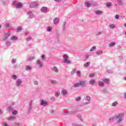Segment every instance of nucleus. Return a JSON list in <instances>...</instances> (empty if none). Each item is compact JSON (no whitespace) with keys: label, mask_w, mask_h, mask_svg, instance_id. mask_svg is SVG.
Returning a JSON list of instances; mask_svg holds the SVG:
<instances>
[{"label":"nucleus","mask_w":126,"mask_h":126,"mask_svg":"<svg viewBox=\"0 0 126 126\" xmlns=\"http://www.w3.org/2000/svg\"><path fill=\"white\" fill-rule=\"evenodd\" d=\"M125 119V114L124 113H119L117 115H115V120H116V123L117 124H120Z\"/></svg>","instance_id":"obj_1"},{"label":"nucleus","mask_w":126,"mask_h":126,"mask_svg":"<svg viewBox=\"0 0 126 126\" xmlns=\"http://www.w3.org/2000/svg\"><path fill=\"white\" fill-rule=\"evenodd\" d=\"M85 100L86 101V102L84 103V105H88V104H91L92 102L91 101V97H90L89 95H86L85 97Z\"/></svg>","instance_id":"obj_2"},{"label":"nucleus","mask_w":126,"mask_h":126,"mask_svg":"<svg viewBox=\"0 0 126 126\" xmlns=\"http://www.w3.org/2000/svg\"><path fill=\"white\" fill-rule=\"evenodd\" d=\"M95 2L93 1H87L85 3V6L86 7H90L91 5H94Z\"/></svg>","instance_id":"obj_3"},{"label":"nucleus","mask_w":126,"mask_h":126,"mask_svg":"<svg viewBox=\"0 0 126 126\" xmlns=\"http://www.w3.org/2000/svg\"><path fill=\"white\" fill-rule=\"evenodd\" d=\"M36 64L38 66L39 68H42L43 67V62L40 60H37L36 61Z\"/></svg>","instance_id":"obj_4"},{"label":"nucleus","mask_w":126,"mask_h":126,"mask_svg":"<svg viewBox=\"0 0 126 126\" xmlns=\"http://www.w3.org/2000/svg\"><path fill=\"white\" fill-rule=\"evenodd\" d=\"M40 105L43 107H47L48 106V102L44 99H41L40 100Z\"/></svg>","instance_id":"obj_5"},{"label":"nucleus","mask_w":126,"mask_h":126,"mask_svg":"<svg viewBox=\"0 0 126 126\" xmlns=\"http://www.w3.org/2000/svg\"><path fill=\"white\" fill-rule=\"evenodd\" d=\"M22 83V80H21V79H18L16 81L15 85H16V86L19 87L21 86Z\"/></svg>","instance_id":"obj_6"},{"label":"nucleus","mask_w":126,"mask_h":126,"mask_svg":"<svg viewBox=\"0 0 126 126\" xmlns=\"http://www.w3.org/2000/svg\"><path fill=\"white\" fill-rule=\"evenodd\" d=\"M38 5H39V4H38L37 2H33L30 4L31 8H34V7H36V6H38Z\"/></svg>","instance_id":"obj_7"},{"label":"nucleus","mask_w":126,"mask_h":126,"mask_svg":"<svg viewBox=\"0 0 126 126\" xmlns=\"http://www.w3.org/2000/svg\"><path fill=\"white\" fill-rule=\"evenodd\" d=\"M66 25V22H64L63 25V28H62V32H65V31H66V30H67L66 26H65Z\"/></svg>","instance_id":"obj_8"},{"label":"nucleus","mask_w":126,"mask_h":126,"mask_svg":"<svg viewBox=\"0 0 126 126\" xmlns=\"http://www.w3.org/2000/svg\"><path fill=\"white\" fill-rule=\"evenodd\" d=\"M27 14L29 15V18H34V14L32 11H29Z\"/></svg>","instance_id":"obj_9"},{"label":"nucleus","mask_w":126,"mask_h":126,"mask_svg":"<svg viewBox=\"0 0 126 126\" xmlns=\"http://www.w3.org/2000/svg\"><path fill=\"white\" fill-rule=\"evenodd\" d=\"M100 80H101V81H102V82H103L104 83H105V84H109L110 82V80L107 78H103L100 79Z\"/></svg>","instance_id":"obj_10"},{"label":"nucleus","mask_w":126,"mask_h":126,"mask_svg":"<svg viewBox=\"0 0 126 126\" xmlns=\"http://www.w3.org/2000/svg\"><path fill=\"white\" fill-rule=\"evenodd\" d=\"M41 11L43 13H47V12L48 11V8L46 7H42L41 8Z\"/></svg>","instance_id":"obj_11"},{"label":"nucleus","mask_w":126,"mask_h":126,"mask_svg":"<svg viewBox=\"0 0 126 126\" xmlns=\"http://www.w3.org/2000/svg\"><path fill=\"white\" fill-rule=\"evenodd\" d=\"M23 7V4L21 2H18L17 5L16 6V8H22Z\"/></svg>","instance_id":"obj_12"},{"label":"nucleus","mask_w":126,"mask_h":126,"mask_svg":"<svg viewBox=\"0 0 126 126\" xmlns=\"http://www.w3.org/2000/svg\"><path fill=\"white\" fill-rule=\"evenodd\" d=\"M52 71L56 72V73H59V69L56 66H53L51 68Z\"/></svg>","instance_id":"obj_13"},{"label":"nucleus","mask_w":126,"mask_h":126,"mask_svg":"<svg viewBox=\"0 0 126 126\" xmlns=\"http://www.w3.org/2000/svg\"><path fill=\"white\" fill-rule=\"evenodd\" d=\"M4 34L5 36L3 38V40H6V39H7V38H8V37H9V36H10V34H9L7 32H4Z\"/></svg>","instance_id":"obj_14"},{"label":"nucleus","mask_w":126,"mask_h":126,"mask_svg":"<svg viewBox=\"0 0 126 126\" xmlns=\"http://www.w3.org/2000/svg\"><path fill=\"white\" fill-rule=\"evenodd\" d=\"M61 94L63 95V96H65L66 94H67V90L65 89H62L61 91Z\"/></svg>","instance_id":"obj_15"},{"label":"nucleus","mask_w":126,"mask_h":126,"mask_svg":"<svg viewBox=\"0 0 126 126\" xmlns=\"http://www.w3.org/2000/svg\"><path fill=\"white\" fill-rule=\"evenodd\" d=\"M94 13L96 14V15H101L103 14V12L101 10H98L95 11Z\"/></svg>","instance_id":"obj_16"},{"label":"nucleus","mask_w":126,"mask_h":126,"mask_svg":"<svg viewBox=\"0 0 126 126\" xmlns=\"http://www.w3.org/2000/svg\"><path fill=\"white\" fill-rule=\"evenodd\" d=\"M60 22V19L58 18H54L53 20L54 24L57 25Z\"/></svg>","instance_id":"obj_17"},{"label":"nucleus","mask_w":126,"mask_h":126,"mask_svg":"<svg viewBox=\"0 0 126 126\" xmlns=\"http://www.w3.org/2000/svg\"><path fill=\"white\" fill-rule=\"evenodd\" d=\"M98 83V85L100 87H104V86H105V83H104V82H103L102 80L99 81Z\"/></svg>","instance_id":"obj_18"},{"label":"nucleus","mask_w":126,"mask_h":126,"mask_svg":"<svg viewBox=\"0 0 126 126\" xmlns=\"http://www.w3.org/2000/svg\"><path fill=\"white\" fill-rule=\"evenodd\" d=\"M108 27H109L110 29H114V28H116V25L113 24H110L109 25Z\"/></svg>","instance_id":"obj_19"},{"label":"nucleus","mask_w":126,"mask_h":126,"mask_svg":"<svg viewBox=\"0 0 126 126\" xmlns=\"http://www.w3.org/2000/svg\"><path fill=\"white\" fill-rule=\"evenodd\" d=\"M7 120H8V121H14V120H15V117L11 116L10 117H8Z\"/></svg>","instance_id":"obj_20"},{"label":"nucleus","mask_w":126,"mask_h":126,"mask_svg":"<svg viewBox=\"0 0 126 126\" xmlns=\"http://www.w3.org/2000/svg\"><path fill=\"white\" fill-rule=\"evenodd\" d=\"M117 2L119 5H123L124 4V1L123 0H117Z\"/></svg>","instance_id":"obj_21"},{"label":"nucleus","mask_w":126,"mask_h":126,"mask_svg":"<svg viewBox=\"0 0 126 126\" xmlns=\"http://www.w3.org/2000/svg\"><path fill=\"white\" fill-rule=\"evenodd\" d=\"M32 69V67H31V65H29L26 66V70H30Z\"/></svg>","instance_id":"obj_22"},{"label":"nucleus","mask_w":126,"mask_h":126,"mask_svg":"<svg viewBox=\"0 0 126 126\" xmlns=\"http://www.w3.org/2000/svg\"><path fill=\"white\" fill-rule=\"evenodd\" d=\"M6 47H9L11 45V42L9 41H6L5 43Z\"/></svg>","instance_id":"obj_23"},{"label":"nucleus","mask_w":126,"mask_h":126,"mask_svg":"<svg viewBox=\"0 0 126 126\" xmlns=\"http://www.w3.org/2000/svg\"><path fill=\"white\" fill-rule=\"evenodd\" d=\"M118 104H119V103H118L117 101H114L112 103L111 106L112 107H116Z\"/></svg>","instance_id":"obj_24"},{"label":"nucleus","mask_w":126,"mask_h":126,"mask_svg":"<svg viewBox=\"0 0 126 126\" xmlns=\"http://www.w3.org/2000/svg\"><path fill=\"white\" fill-rule=\"evenodd\" d=\"M22 30V28L21 27H19L17 29L15 30L16 32H20Z\"/></svg>","instance_id":"obj_25"},{"label":"nucleus","mask_w":126,"mask_h":126,"mask_svg":"<svg viewBox=\"0 0 126 126\" xmlns=\"http://www.w3.org/2000/svg\"><path fill=\"white\" fill-rule=\"evenodd\" d=\"M17 39H18V38L17 37V36H13L11 37V40H12V41H15L17 40Z\"/></svg>","instance_id":"obj_26"},{"label":"nucleus","mask_w":126,"mask_h":126,"mask_svg":"<svg viewBox=\"0 0 126 126\" xmlns=\"http://www.w3.org/2000/svg\"><path fill=\"white\" fill-rule=\"evenodd\" d=\"M102 93H108V90L106 88H103L101 90Z\"/></svg>","instance_id":"obj_27"},{"label":"nucleus","mask_w":126,"mask_h":126,"mask_svg":"<svg viewBox=\"0 0 126 126\" xmlns=\"http://www.w3.org/2000/svg\"><path fill=\"white\" fill-rule=\"evenodd\" d=\"M64 63H67V64H69L71 63L70 60H68V59L64 60L63 62Z\"/></svg>","instance_id":"obj_28"},{"label":"nucleus","mask_w":126,"mask_h":126,"mask_svg":"<svg viewBox=\"0 0 126 126\" xmlns=\"http://www.w3.org/2000/svg\"><path fill=\"white\" fill-rule=\"evenodd\" d=\"M60 94H61V93L60 92V91H57L55 92V95L56 97H59V96H60Z\"/></svg>","instance_id":"obj_29"},{"label":"nucleus","mask_w":126,"mask_h":126,"mask_svg":"<svg viewBox=\"0 0 126 126\" xmlns=\"http://www.w3.org/2000/svg\"><path fill=\"white\" fill-rule=\"evenodd\" d=\"M76 74L78 77H81V72H80V71H77Z\"/></svg>","instance_id":"obj_30"},{"label":"nucleus","mask_w":126,"mask_h":126,"mask_svg":"<svg viewBox=\"0 0 126 126\" xmlns=\"http://www.w3.org/2000/svg\"><path fill=\"white\" fill-rule=\"evenodd\" d=\"M114 119L116 120L115 116H112V117L109 118V122H113V121H114Z\"/></svg>","instance_id":"obj_31"},{"label":"nucleus","mask_w":126,"mask_h":126,"mask_svg":"<svg viewBox=\"0 0 126 126\" xmlns=\"http://www.w3.org/2000/svg\"><path fill=\"white\" fill-rule=\"evenodd\" d=\"M80 100H81V97H80V96H78V97H76L75 99V101L76 102H79V101H80Z\"/></svg>","instance_id":"obj_32"},{"label":"nucleus","mask_w":126,"mask_h":126,"mask_svg":"<svg viewBox=\"0 0 126 126\" xmlns=\"http://www.w3.org/2000/svg\"><path fill=\"white\" fill-rule=\"evenodd\" d=\"M17 61V59H12V60H11V63H12L13 64H14V63H16V62Z\"/></svg>","instance_id":"obj_33"},{"label":"nucleus","mask_w":126,"mask_h":126,"mask_svg":"<svg viewBox=\"0 0 126 126\" xmlns=\"http://www.w3.org/2000/svg\"><path fill=\"white\" fill-rule=\"evenodd\" d=\"M116 45V42H112L109 44V47H114Z\"/></svg>","instance_id":"obj_34"},{"label":"nucleus","mask_w":126,"mask_h":126,"mask_svg":"<svg viewBox=\"0 0 126 126\" xmlns=\"http://www.w3.org/2000/svg\"><path fill=\"white\" fill-rule=\"evenodd\" d=\"M80 86H84V85L86 84V82L84 81H82L80 83Z\"/></svg>","instance_id":"obj_35"},{"label":"nucleus","mask_w":126,"mask_h":126,"mask_svg":"<svg viewBox=\"0 0 126 126\" xmlns=\"http://www.w3.org/2000/svg\"><path fill=\"white\" fill-rule=\"evenodd\" d=\"M49 82H50L51 84H57V83H58V82L56 81H54L52 80H50Z\"/></svg>","instance_id":"obj_36"},{"label":"nucleus","mask_w":126,"mask_h":126,"mask_svg":"<svg viewBox=\"0 0 126 126\" xmlns=\"http://www.w3.org/2000/svg\"><path fill=\"white\" fill-rule=\"evenodd\" d=\"M4 27L5 28H10V24L9 23H7L5 24Z\"/></svg>","instance_id":"obj_37"},{"label":"nucleus","mask_w":126,"mask_h":126,"mask_svg":"<svg viewBox=\"0 0 126 126\" xmlns=\"http://www.w3.org/2000/svg\"><path fill=\"white\" fill-rule=\"evenodd\" d=\"M18 3V2H17V0H14V1H13L12 2V4L13 5H15V6H16V5H17V4Z\"/></svg>","instance_id":"obj_38"},{"label":"nucleus","mask_w":126,"mask_h":126,"mask_svg":"<svg viewBox=\"0 0 126 126\" xmlns=\"http://www.w3.org/2000/svg\"><path fill=\"white\" fill-rule=\"evenodd\" d=\"M2 126H9L8 124L5 122H3L1 123Z\"/></svg>","instance_id":"obj_39"},{"label":"nucleus","mask_w":126,"mask_h":126,"mask_svg":"<svg viewBox=\"0 0 126 126\" xmlns=\"http://www.w3.org/2000/svg\"><path fill=\"white\" fill-rule=\"evenodd\" d=\"M63 59L64 60H68V56H67L66 54H64L63 55Z\"/></svg>","instance_id":"obj_40"},{"label":"nucleus","mask_w":126,"mask_h":126,"mask_svg":"<svg viewBox=\"0 0 126 126\" xmlns=\"http://www.w3.org/2000/svg\"><path fill=\"white\" fill-rule=\"evenodd\" d=\"M101 54H103V51L102 50H99L96 52V55H97V56L101 55Z\"/></svg>","instance_id":"obj_41"},{"label":"nucleus","mask_w":126,"mask_h":126,"mask_svg":"<svg viewBox=\"0 0 126 126\" xmlns=\"http://www.w3.org/2000/svg\"><path fill=\"white\" fill-rule=\"evenodd\" d=\"M73 86H74V87L76 88V87H79V86H80V84L79 83H77L74 84L73 85Z\"/></svg>","instance_id":"obj_42"},{"label":"nucleus","mask_w":126,"mask_h":126,"mask_svg":"<svg viewBox=\"0 0 126 126\" xmlns=\"http://www.w3.org/2000/svg\"><path fill=\"white\" fill-rule=\"evenodd\" d=\"M76 72V69L75 68L72 70V71H71V75H73V74H74Z\"/></svg>","instance_id":"obj_43"},{"label":"nucleus","mask_w":126,"mask_h":126,"mask_svg":"<svg viewBox=\"0 0 126 126\" xmlns=\"http://www.w3.org/2000/svg\"><path fill=\"white\" fill-rule=\"evenodd\" d=\"M90 64V62H87L86 63L84 64V66H85V67H87L89 66Z\"/></svg>","instance_id":"obj_44"},{"label":"nucleus","mask_w":126,"mask_h":126,"mask_svg":"<svg viewBox=\"0 0 126 126\" xmlns=\"http://www.w3.org/2000/svg\"><path fill=\"white\" fill-rule=\"evenodd\" d=\"M96 50V46H93L91 49H90V52H93V51H95Z\"/></svg>","instance_id":"obj_45"},{"label":"nucleus","mask_w":126,"mask_h":126,"mask_svg":"<svg viewBox=\"0 0 126 126\" xmlns=\"http://www.w3.org/2000/svg\"><path fill=\"white\" fill-rule=\"evenodd\" d=\"M33 60H34V57H33V56H31V57H29V58H28V61L29 62H31L32 61H33Z\"/></svg>","instance_id":"obj_46"},{"label":"nucleus","mask_w":126,"mask_h":126,"mask_svg":"<svg viewBox=\"0 0 126 126\" xmlns=\"http://www.w3.org/2000/svg\"><path fill=\"white\" fill-rule=\"evenodd\" d=\"M95 83V80H91L89 82V84L91 85H92V84H94Z\"/></svg>","instance_id":"obj_47"},{"label":"nucleus","mask_w":126,"mask_h":126,"mask_svg":"<svg viewBox=\"0 0 126 126\" xmlns=\"http://www.w3.org/2000/svg\"><path fill=\"white\" fill-rule=\"evenodd\" d=\"M106 5L107 7H111V6H112V3L107 2L106 3Z\"/></svg>","instance_id":"obj_48"},{"label":"nucleus","mask_w":126,"mask_h":126,"mask_svg":"<svg viewBox=\"0 0 126 126\" xmlns=\"http://www.w3.org/2000/svg\"><path fill=\"white\" fill-rule=\"evenodd\" d=\"M12 79H13L14 80H16V79H17V76L15 75H13L12 76Z\"/></svg>","instance_id":"obj_49"},{"label":"nucleus","mask_w":126,"mask_h":126,"mask_svg":"<svg viewBox=\"0 0 126 126\" xmlns=\"http://www.w3.org/2000/svg\"><path fill=\"white\" fill-rule=\"evenodd\" d=\"M47 31L48 32H51V31H52V28H51V27H48L47 28Z\"/></svg>","instance_id":"obj_50"},{"label":"nucleus","mask_w":126,"mask_h":126,"mask_svg":"<svg viewBox=\"0 0 126 126\" xmlns=\"http://www.w3.org/2000/svg\"><path fill=\"white\" fill-rule=\"evenodd\" d=\"M102 32H98L95 33V35H96V36H100V35H102Z\"/></svg>","instance_id":"obj_51"},{"label":"nucleus","mask_w":126,"mask_h":126,"mask_svg":"<svg viewBox=\"0 0 126 126\" xmlns=\"http://www.w3.org/2000/svg\"><path fill=\"white\" fill-rule=\"evenodd\" d=\"M115 19H119L120 18V15L119 14H117L115 15Z\"/></svg>","instance_id":"obj_52"},{"label":"nucleus","mask_w":126,"mask_h":126,"mask_svg":"<svg viewBox=\"0 0 126 126\" xmlns=\"http://www.w3.org/2000/svg\"><path fill=\"white\" fill-rule=\"evenodd\" d=\"M31 39H32L31 36H29L27 38L26 41H31Z\"/></svg>","instance_id":"obj_53"},{"label":"nucleus","mask_w":126,"mask_h":126,"mask_svg":"<svg viewBox=\"0 0 126 126\" xmlns=\"http://www.w3.org/2000/svg\"><path fill=\"white\" fill-rule=\"evenodd\" d=\"M31 111H32V106H29V108L28 110V112H31Z\"/></svg>","instance_id":"obj_54"},{"label":"nucleus","mask_w":126,"mask_h":126,"mask_svg":"<svg viewBox=\"0 0 126 126\" xmlns=\"http://www.w3.org/2000/svg\"><path fill=\"white\" fill-rule=\"evenodd\" d=\"M7 110H8V111H12L13 108H12V107H10V106H9V107H8V108H7Z\"/></svg>","instance_id":"obj_55"},{"label":"nucleus","mask_w":126,"mask_h":126,"mask_svg":"<svg viewBox=\"0 0 126 126\" xmlns=\"http://www.w3.org/2000/svg\"><path fill=\"white\" fill-rule=\"evenodd\" d=\"M41 58L42 61L45 60V55H44V54H43V55L41 56Z\"/></svg>","instance_id":"obj_56"},{"label":"nucleus","mask_w":126,"mask_h":126,"mask_svg":"<svg viewBox=\"0 0 126 126\" xmlns=\"http://www.w3.org/2000/svg\"><path fill=\"white\" fill-rule=\"evenodd\" d=\"M107 72L108 73H113V71L111 69L107 70Z\"/></svg>","instance_id":"obj_57"},{"label":"nucleus","mask_w":126,"mask_h":126,"mask_svg":"<svg viewBox=\"0 0 126 126\" xmlns=\"http://www.w3.org/2000/svg\"><path fill=\"white\" fill-rule=\"evenodd\" d=\"M95 75V74L94 73H91L89 75L90 77H93Z\"/></svg>","instance_id":"obj_58"},{"label":"nucleus","mask_w":126,"mask_h":126,"mask_svg":"<svg viewBox=\"0 0 126 126\" xmlns=\"http://www.w3.org/2000/svg\"><path fill=\"white\" fill-rule=\"evenodd\" d=\"M0 1V2H1V3L2 4H5V1H4L3 0H1Z\"/></svg>","instance_id":"obj_59"},{"label":"nucleus","mask_w":126,"mask_h":126,"mask_svg":"<svg viewBox=\"0 0 126 126\" xmlns=\"http://www.w3.org/2000/svg\"><path fill=\"white\" fill-rule=\"evenodd\" d=\"M63 0H54L56 2H61Z\"/></svg>","instance_id":"obj_60"},{"label":"nucleus","mask_w":126,"mask_h":126,"mask_svg":"<svg viewBox=\"0 0 126 126\" xmlns=\"http://www.w3.org/2000/svg\"><path fill=\"white\" fill-rule=\"evenodd\" d=\"M13 115H17V111H15L12 112Z\"/></svg>","instance_id":"obj_61"},{"label":"nucleus","mask_w":126,"mask_h":126,"mask_svg":"<svg viewBox=\"0 0 126 126\" xmlns=\"http://www.w3.org/2000/svg\"><path fill=\"white\" fill-rule=\"evenodd\" d=\"M34 85H38V81H34Z\"/></svg>","instance_id":"obj_62"},{"label":"nucleus","mask_w":126,"mask_h":126,"mask_svg":"<svg viewBox=\"0 0 126 126\" xmlns=\"http://www.w3.org/2000/svg\"><path fill=\"white\" fill-rule=\"evenodd\" d=\"M29 107H32V101H31L29 103Z\"/></svg>","instance_id":"obj_63"},{"label":"nucleus","mask_w":126,"mask_h":126,"mask_svg":"<svg viewBox=\"0 0 126 126\" xmlns=\"http://www.w3.org/2000/svg\"><path fill=\"white\" fill-rule=\"evenodd\" d=\"M85 59H88L89 58V55H86L85 56Z\"/></svg>","instance_id":"obj_64"}]
</instances>
